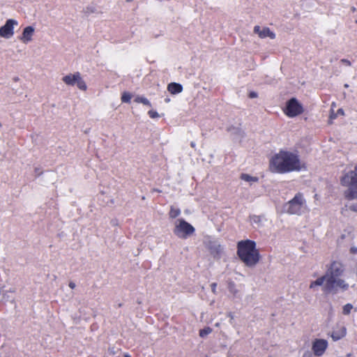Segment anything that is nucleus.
Listing matches in <instances>:
<instances>
[{"instance_id": "nucleus-1", "label": "nucleus", "mask_w": 357, "mask_h": 357, "mask_svg": "<svg viewBox=\"0 0 357 357\" xmlns=\"http://www.w3.org/2000/svg\"><path fill=\"white\" fill-rule=\"evenodd\" d=\"M269 169L273 173L286 174L305 169L306 165L297 153L280 150L271 158Z\"/></svg>"}, {"instance_id": "nucleus-2", "label": "nucleus", "mask_w": 357, "mask_h": 357, "mask_svg": "<svg viewBox=\"0 0 357 357\" xmlns=\"http://www.w3.org/2000/svg\"><path fill=\"white\" fill-rule=\"evenodd\" d=\"M343 271L342 264L340 261H333L328 267L326 275L312 282L310 288H314L317 286H322L325 284L327 290L337 288L347 289L348 284L344 280L337 278L342 274Z\"/></svg>"}, {"instance_id": "nucleus-3", "label": "nucleus", "mask_w": 357, "mask_h": 357, "mask_svg": "<svg viewBox=\"0 0 357 357\" xmlns=\"http://www.w3.org/2000/svg\"><path fill=\"white\" fill-rule=\"evenodd\" d=\"M237 255L248 267L255 266L260 259V254L256 248V243L249 239L238 242Z\"/></svg>"}, {"instance_id": "nucleus-4", "label": "nucleus", "mask_w": 357, "mask_h": 357, "mask_svg": "<svg viewBox=\"0 0 357 357\" xmlns=\"http://www.w3.org/2000/svg\"><path fill=\"white\" fill-rule=\"evenodd\" d=\"M340 183L345 188L343 195L346 199H357V163L342 172L340 177Z\"/></svg>"}, {"instance_id": "nucleus-5", "label": "nucleus", "mask_w": 357, "mask_h": 357, "mask_svg": "<svg viewBox=\"0 0 357 357\" xmlns=\"http://www.w3.org/2000/svg\"><path fill=\"white\" fill-rule=\"evenodd\" d=\"M305 202L303 195L298 192L287 202L286 211L289 214L300 215Z\"/></svg>"}, {"instance_id": "nucleus-6", "label": "nucleus", "mask_w": 357, "mask_h": 357, "mask_svg": "<svg viewBox=\"0 0 357 357\" xmlns=\"http://www.w3.org/2000/svg\"><path fill=\"white\" fill-rule=\"evenodd\" d=\"M195 232V228L183 219L178 220V224L176 225L174 233L177 236L186 238L188 236Z\"/></svg>"}, {"instance_id": "nucleus-7", "label": "nucleus", "mask_w": 357, "mask_h": 357, "mask_svg": "<svg viewBox=\"0 0 357 357\" xmlns=\"http://www.w3.org/2000/svg\"><path fill=\"white\" fill-rule=\"evenodd\" d=\"M63 82L69 86L77 85V86L82 91H86L87 89L85 82L82 79L81 75L79 72L74 74H69L62 78Z\"/></svg>"}, {"instance_id": "nucleus-8", "label": "nucleus", "mask_w": 357, "mask_h": 357, "mask_svg": "<svg viewBox=\"0 0 357 357\" xmlns=\"http://www.w3.org/2000/svg\"><path fill=\"white\" fill-rule=\"evenodd\" d=\"M303 112L302 105L295 98H291L286 105L284 113L289 117H295Z\"/></svg>"}, {"instance_id": "nucleus-9", "label": "nucleus", "mask_w": 357, "mask_h": 357, "mask_svg": "<svg viewBox=\"0 0 357 357\" xmlns=\"http://www.w3.org/2000/svg\"><path fill=\"white\" fill-rule=\"evenodd\" d=\"M17 22L15 20H8L6 24L0 28V36L9 38L14 34V25H17Z\"/></svg>"}, {"instance_id": "nucleus-10", "label": "nucleus", "mask_w": 357, "mask_h": 357, "mask_svg": "<svg viewBox=\"0 0 357 357\" xmlns=\"http://www.w3.org/2000/svg\"><path fill=\"white\" fill-rule=\"evenodd\" d=\"M328 347V342L323 339H317L312 344V351L316 356H321Z\"/></svg>"}, {"instance_id": "nucleus-11", "label": "nucleus", "mask_w": 357, "mask_h": 357, "mask_svg": "<svg viewBox=\"0 0 357 357\" xmlns=\"http://www.w3.org/2000/svg\"><path fill=\"white\" fill-rule=\"evenodd\" d=\"M254 32L258 34L259 37L261 38H265L268 37L271 39H274L275 38V34L268 27H264L262 30H261L259 26H255L254 27Z\"/></svg>"}, {"instance_id": "nucleus-12", "label": "nucleus", "mask_w": 357, "mask_h": 357, "mask_svg": "<svg viewBox=\"0 0 357 357\" xmlns=\"http://www.w3.org/2000/svg\"><path fill=\"white\" fill-rule=\"evenodd\" d=\"M347 333V329L344 326H337L331 333V337L334 341L343 338Z\"/></svg>"}, {"instance_id": "nucleus-13", "label": "nucleus", "mask_w": 357, "mask_h": 357, "mask_svg": "<svg viewBox=\"0 0 357 357\" xmlns=\"http://www.w3.org/2000/svg\"><path fill=\"white\" fill-rule=\"evenodd\" d=\"M33 33L34 29L31 26L25 27L23 30L22 36L20 38V40L24 43H28L32 40Z\"/></svg>"}, {"instance_id": "nucleus-14", "label": "nucleus", "mask_w": 357, "mask_h": 357, "mask_svg": "<svg viewBox=\"0 0 357 357\" xmlns=\"http://www.w3.org/2000/svg\"><path fill=\"white\" fill-rule=\"evenodd\" d=\"M167 90L172 94H177L182 91L183 86L181 84L176 82H172L168 84Z\"/></svg>"}, {"instance_id": "nucleus-15", "label": "nucleus", "mask_w": 357, "mask_h": 357, "mask_svg": "<svg viewBox=\"0 0 357 357\" xmlns=\"http://www.w3.org/2000/svg\"><path fill=\"white\" fill-rule=\"evenodd\" d=\"M241 178L247 182H257L259 181L258 177L252 176L248 174H242L241 175Z\"/></svg>"}, {"instance_id": "nucleus-16", "label": "nucleus", "mask_w": 357, "mask_h": 357, "mask_svg": "<svg viewBox=\"0 0 357 357\" xmlns=\"http://www.w3.org/2000/svg\"><path fill=\"white\" fill-rule=\"evenodd\" d=\"M135 102L137 103H142L144 105L151 107V104L150 101L147 98L142 97V96H137L135 98Z\"/></svg>"}, {"instance_id": "nucleus-17", "label": "nucleus", "mask_w": 357, "mask_h": 357, "mask_svg": "<svg viewBox=\"0 0 357 357\" xmlns=\"http://www.w3.org/2000/svg\"><path fill=\"white\" fill-rule=\"evenodd\" d=\"M181 213V211L179 208H174V206H171L170 211L169 213V215L171 218H176Z\"/></svg>"}, {"instance_id": "nucleus-18", "label": "nucleus", "mask_w": 357, "mask_h": 357, "mask_svg": "<svg viewBox=\"0 0 357 357\" xmlns=\"http://www.w3.org/2000/svg\"><path fill=\"white\" fill-rule=\"evenodd\" d=\"M132 98V95L129 93V92H127V91H125L122 93L121 95V102H126V103H129L130 102V100Z\"/></svg>"}, {"instance_id": "nucleus-19", "label": "nucleus", "mask_w": 357, "mask_h": 357, "mask_svg": "<svg viewBox=\"0 0 357 357\" xmlns=\"http://www.w3.org/2000/svg\"><path fill=\"white\" fill-rule=\"evenodd\" d=\"M212 332V329L210 327H206L199 331V336L201 337H206Z\"/></svg>"}, {"instance_id": "nucleus-20", "label": "nucleus", "mask_w": 357, "mask_h": 357, "mask_svg": "<svg viewBox=\"0 0 357 357\" xmlns=\"http://www.w3.org/2000/svg\"><path fill=\"white\" fill-rule=\"evenodd\" d=\"M352 308H353L352 305H351L349 303L345 305L343 307V314H349L350 313V312H351Z\"/></svg>"}, {"instance_id": "nucleus-21", "label": "nucleus", "mask_w": 357, "mask_h": 357, "mask_svg": "<svg viewBox=\"0 0 357 357\" xmlns=\"http://www.w3.org/2000/svg\"><path fill=\"white\" fill-rule=\"evenodd\" d=\"M148 114L150 116V118H151V119H155V118L159 117L158 113L155 110H149L148 112Z\"/></svg>"}, {"instance_id": "nucleus-22", "label": "nucleus", "mask_w": 357, "mask_h": 357, "mask_svg": "<svg viewBox=\"0 0 357 357\" xmlns=\"http://www.w3.org/2000/svg\"><path fill=\"white\" fill-rule=\"evenodd\" d=\"M341 63H342L348 66H350L351 65V61L346 59H341Z\"/></svg>"}, {"instance_id": "nucleus-23", "label": "nucleus", "mask_w": 357, "mask_h": 357, "mask_svg": "<svg viewBox=\"0 0 357 357\" xmlns=\"http://www.w3.org/2000/svg\"><path fill=\"white\" fill-rule=\"evenodd\" d=\"M349 209L357 213V204H352L349 206Z\"/></svg>"}, {"instance_id": "nucleus-24", "label": "nucleus", "mask_w": 357, "mask_h": 357, "mask_svg": "<svg viewBox=\"0 0 357 357\" xmlns=\"http://www.w3.org/2000/svg\"><path fill=\"white\" fill-rule=\"evenodd\" d=\"M248 96L250 98H255L257 97V93L255 91H251V92H250Z\"/></svg>"}, {"instance_id": "nucleus-25", "label": "nucleus", "mask_w": 357, "mask_h": 357, "mask_svg": "<svg viewBox=\"0 0 357 357\" xmlns=\"http://www.w3.org/2000/svg\"><path fill=\"white\" fill-rule=\"evenodd\" d=\"M228 317L230 318V322L232 323V320L234 319V315L229 312L228 313Z\"/></svg>"}, {"instance_id": "nucleus-26", "label": "nucleus", "mask_w": 357, "mask_h": 357, "mask_svg": "<svg viewBox=\"0 0 357 357\" xmlns=\"http://www.w3.org/2000/svg\"><path fill=\"white\" fill-rule=\"evenodd\" d=\"M69 287L71 288V289H74L75 287V283L73 282H70L69 284Z\"/></svg>"}, {"instance_id": "nucleus-27", "label": "nucleus", "mask_w": 357, "mask_h": 357, "mask_svg": "<svg viewBox=\"0 0 357 357\" xmlns=\"http://www.w3.org/2000/svg\"><path fill=\"white\" fill-rule=\"evenodd\" d=\"M337 113L343 115L344 114V110L342 109H339L337 110Z\"/></svg>"}, {"instance_id": "nucleus-28", "label": "nucleus", "mask_w": 357, "mask_h": 357, "mask_svg": "<svg viewBox=\"0 0 357 357\" xmlns=\"http://www.w3.org/2000/svg\"><path fill=\"white\" fill-rule=\"evenodd\" d=\"M330 118H331V119H335V118H336V114H331Z\"/></svg>"}, {"instance_id": "nucleus-29", "label": "nucleus", "mask_w": 357, "mask_h": 357, "mask_svg": "<svg viewBox=\"0 0 357 357\" xmlns=\"http://www.w3.org/2000/svg\"><path fill=\"white\" fill-rule=\"evenodd\" d=\"M220 326L219 323L215 324V326L218 327Z\"/></svg>"}, {"instance_id": "nucleus-30", "label": "nucleus", "mask_w": 357, "mask_h": 357, "mask_svg": "<svg viewBox=\"0 0 357 357\" xmlns=\"http://www.w3.org/2000/svg\"><path fill=\"white\" fill-rule=\"evenodd\" d=\"M124 357H130V355H128V354H126V355L124 356Z\"/></svg>"}, {"instance_id": "nucleus-31", "label": "nucleus", "mask_w": 357, "mask_h": 357, "mask_svg": "<svg viewBox=\"0 0 357 357\" xmlns=\"http://www.w3.org/2000/svg\"><path fill=\"white\" fill-rule=\"evenodd\" d=\"M351 250H352V252H353L354 253H355V252H356L355 250L351 249Z\"/></svg>"}, {"instance_id": "nucleus-32", "label": "nucleus", "mask_w": 357, "mask_h": 357, "mask_svg": "<svg viewBox=\"0 0 357 357\" xmlns=\"http://www.w3.org/2000/svg\"><path fill=\"white\" fill-rule=\"evenodd\" d=\"M132 0H126L127 2H130L132 1Z\"/></svg>"}]
</instances>
